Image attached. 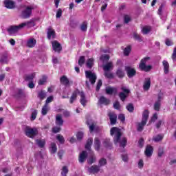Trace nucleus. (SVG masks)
<instances>
[{"mask_svg": "<svg viewBox=\"0 0 176 176\" xmlns=\"http://www.w3.org/2000/svg\"><path fill=\"white\" fill-rule=\"evenodd\" d=\"M110 134L111 135H115L113 138V141L116 145L120 144V146H122V148H124V146L127 145V139H126V138H122L120 139V137H122V132L120 131V129L116 127L111 128Z\"/></svg>", "mask_w": 176, "mask_h": 176, "instance_id": "nucleus-1", "label": "nucleus"}, {"mask_svg": "<svg viewBox=\"0 0 176 176\" xmlns=\"http://www.w3.org/2000/svg\"><path fill=\"white\" fill-rule=\"evenodd\" d=\"M35 26V23L34 21H26L23 22L18 25H12L10 26L8 31L10 35H16L19 31H21V30H24V28H31Z\"/></svg>", "mask_w": 176, "mask_h": 176, "instance_id": "nucleus-2", "label": "nucleus"}, {"mask_svg": "<svg viewBox=\"0 0 176 176\" xmlns=\"http://www.w3.org/2000/svg\"><path fill=\"white\" fill-rule=\"evenodd\" d=\"M148 118H149V111H148V110H145L142 114L141 123L138 124V131H142V130H144V126L146 124Z\"/></svg>", "mask_w": 176, "mask_h": 176, "instance_id": "nucleus-3", "label": "nucleus"}, {"mask_svg": "<svg viewBox=\"0 0 176 176\" xmlns=\"http://www.w3.org/2000/svg\"><path fill=\"white\" fill-rule=\"evenodd\" d=\"M149 60V57L144 58L141 60L140 64L139 65V68L141 71H145L146 72H148V71H151L152 69V66L151 65H146V61Z\"/></svg>", "mask_w": 176, "mask_h": 176, "instance_id": "nucleus-4", "label": "nucleus"}, {"mask_svg": "<svg viewBox=\"0 0 176 176\" xmlns=\"http://www.w3.org/2000/svg\"><path fill=\"white\" fill-rule=\"evenodd\" d=\"M35 9V7L34 6H30L26 7L25 10H23L21 13V17L23 19H28L31 16V14H32V10Z\"/></svg>", "mask_w": 176, "mask_h": 176, "instance_id": "nucleus-5", "label": "nucleus"}, {"mask_svg": "<svg viewBox=\"0 0 176 176\" xmlns=\"http://www.w3.org/2000/svg\"><path fill=\"white\" fill-rule=\"evenodd\" d=\"M85 76L87 79H89V82H91V85H94V83H96V80H97V76H96L95 73H93L91 71H85Z\"/></svg>", "mask_w": 176, "mask_h": 176, "instance_id": "nucleus-6", "label": "nucleus"}, {"mask_svg": "<svg viewBox=\"0 0 176 176\" xmlns=\"http://www.w3.org/2000/svg\"><path fill=\"white\" fill-rule=\"evenodd\" d=\"M25 134L30 138H34L38 134V129L36 128L27 127L25 129Z\"/></svg>", "mask_w": 176, "mask_h": 176, "instance_id": "nucleus-7", "label": "nucleus"}, {"mask_svg": "<svg viewBox=\"0 0 176 176\" xmlns=\"http://www.w3.org/2000/svg\"><path fill=\"white\" fill-rule=\"evenodd\" d=\"M121 89L123 92L120 93L119 97L121 100L124 101L127 98V96H129V94L130 93V89H127V87H122Z\"/></svg>", "mask_w": 176, "mask_h": 176, "instance_id": "nucleus-8", "label": "nucleus"}, {"mask_svg": "<svg viewBox=\"0 0 176 176\" xmlns=\"http://www.w3.org/2000/svg\"><path fill=\"white\" fill-rule=\"evenodd\" d=\"M3 3L7 9H14L16 6V3L12 0H4Z\"/></svg>", "mask_w": 176, "mask_h": 176, "instance_id": "nucleus-9", "label": "nucleus"}, {"mask_svg": "<svg viewBox=\"0 0 176 176\" xmlns=\"http://www.w3.org/2000/svg\"><path fill=\"white\" fill-rule=\"evenodd\" d=\"M26 45L28 47H34L35 45H36V39L34 38H28Z\"/></svg>", "mask_w": 176, "mask_h": 176, "instance_id": "nucleus-10", "label": "nucleus"}, {"mask_svg": "<svg viewBox=\"0 0 176 176\" xmlns=\"http://www.w3.org/2000/svg\"><path fill=\"white\" fill-rule=\"evenodd\" d=\"M52 44L53 50H54V52H60L61 45L58 42L54 41L52 42Z\"/></svg>", "mask_w": 176, "mask_h": 176, "instance_id": "nucleus-11", "label": "nucleus"}, {"mask_svg": "<svg viewBox=\"0 0 176 176\" xmlns=\"http://www.w3.org/2000/svg\"><path fill=\"white\" fill-rule=\"evenodd\" d=\"M87 123L88 124L90 133H93V131H94V130L96 129V122H94V121L90 120H88L87 122Z\"/></svg>", "mask_w": 176, "mask_h": 176, "instance_id": "nucleus-12", "label": "nucleus"}, {"mask_svg": "<svg viewBox=\"0 0 176 176\" xmlns=\"http://www.w3.org/2000/svg\"><path fill=\"white\" fill-rule=\"evenodd\" d=\"M56 124L57 126H63V124H64V120H63V117L60 114H57L56 116Z\"/></svg>", "mask_w": 176, "mask_h": 176, "instance_id": "nucleus-13", "label": "nucleus"}, {"mask_svg": "<svg viewBox=\"0 0 176 176\" xmlns=\"http://www.w3.org/2000/svg\"><path fill=\"white\" fill-rule=\"evenodd\" d=\"M79 96L80 97V104L83 107H86V104L87 102V100H86V97L85 96V94L83 92H79Z\"/></svg>", "mask_w": 176, "mask_h": 176, "instance_id": "nucleus-14", "label": "nucleus"}, {"mask_svg": "<svg viewBox=\"0 0 176 176\" xmlns=\"http://www.w3.org/2000/svg\"><path fill=\"white\" fill-rule=\"evenodd\" d=\"M125 69L126 71L129 78H133V76L135 75V70L134 69L126 67Z\"/></svg>", "mask_w": 176, "mask_h": 176, "instance_id": "nucleus-15", "label": "nucleus"}, {"mask_svg": "<svg viewBox=\"0 0 176 176\" xmlns=\"http://www.w3.org/2000/svg\"><path fill=\"white\" fill-rule=\"evenodd\" d=\"M106 93L107 94H116V93H118V89L115 87H107Z\"/></svg>", "mask_w": 176, "mask_h": 176, "instance_id": "nucleus-16", "label": "nucleus"}, {"mask_svg": "<svg viewBox=\"0 0 176 176\" xmlns=\"http://www.w3.org/2000/svg\"><path fill=\"white\" fill-rule=\"evenodd\" d=\"M152 153H153V148H152V146H147L145 151V155L147 157H151Z\"/></svg>", "mask_w": 176, "mask_h": 176, "instance_id": "nucleus-17", "label": "nucleus"}, {"mask_svg": "<svg viewBox=\"0 0 176 176\" xmlns=\"http://www.w3.org/2000/svg\"><path fill=\"white\" fill-rule=\"evenodd\" d=\"M109 117L110 119L111 124H115L116 123V119L118 118V116L115 113H109Z\"/></svg>", "mask_w": 176, "mask_h": 176, "instance_id": "nucleus-18", "label": "nucleus"}, {"mask_svg": "<svg viewBox=\"0 0 176 176\" xmlns=\"http://www.w3.org/2000/svg\"><path fill=\"white\" fill-rule=\"evenodd\" d=\"M151 87V78H145L144 85H143V89L144 90L148 91V89Z\"/></svg>", "mask_w": 176, "mask_h": 176, "instance_id": "nucleus-19", "label": "nucleus"}, {"mask_svg": "<svg viewBox=\"0 0 176 176\" xmlns=\"http://www.w3.org/2000/svg\"><path fill=\"white\" fill-rule=\"evenodd\" d=\"M98 102L100 105H108V104H109V100L107 99L104 96H101L99 98Z\"/></svg>", "mask_w": 176, "mask_h": 176, "instance_id": "nucleus-20", "label": "nucleus"}, {"mask_svg": "<svg viewBox=\"0 0 176 176\" xmlns=\"http://www.w3.org/2000/svg\"><path fill=\"white\" fill-rule=\"evenodd\" d=\"M86 157H87V153L86 151H82L79 155V162L83 163V162L86 160Z\"/></svg>", "mask_w": 176, "mask_h": 176, "instance_id": "nucleus-21", "label": "nucleus"}, {"mask_svg": "<svg viewBox=\"0 0 176 176\" xmlns=\"http://www.w3.org/2000/svg\"><path fill=\"white\" fill-rule=\"evenodd\" d=\"M47 38L48 39H52V38H56V32L52 28H49L47 31Z\"/></svg>", "mask_w": 176, "mask_h": 176, "instance_id": "nucleus-22", "label": "nucleus"}, {"mask_svg": "<svg viewBox=\"0 0 176 176\" xmlns=\"http://www.w3.org/2000/svg\"><path fill=\"white\" fill-rule=\"evenodd\" d=\"M79 90H76L74 91V93L72 94L71 98H70V104L74 103V101H75V100H76V97H78V94H79Z\"/></svg>", "mask_w": 176, "mask_h": 176, "instance_id": "nucleus-23", "label": "nucleus"}, {"mask_svg": "<svg viewBox=\"0 0 176 176\" xmlns=\"http://www.w3.org/2000/svg\"><path fill=\"white\" fill-rule=\"evenodd\" d=\"M113 69V64L111 62H109L104 65L103 69L104 71H111V69Z\"/></svg>", "mask_w": 176, "mask_h": 176, "instance_id": "nucleus-24", "label": "nucleus"}, {"mask_svg": "<svg viewBox=\"0 0 176 176\" xmlns=\"http://www.w3.org/2000/svg\"><path fill=\"white\" fill-rule=\"evenodd\" d=\"M60 83L61 85H64V86H68L69 85V80L65 76H63L60 78Z\"/></svg>", "mask_w": 176, "mask_h": 176, "instance_id": "nucleus-25", "label": "nucleus"}, {"mask_svg": "<svg viewBox=\"0 0 176 176\" xmlns=\"http://www.w3.org/2000/svg\"><path fill=\"white\" fill-rule=\"evenodd\" d=\"M100 146H101V142H100V139H98V138H96L94 141V148L96 151H100Z\"/></svg>", "mask_w": 176, "mask_h": 176, "instance_id": "nucleus-26", "label": "nucleus"}, {"mask_svg": "<svg viewBox=\"0 0 176 176\" xmlns=\"http://www.w3.org/2000/svg\"><path fill=\"white\" fill-rule=\"evenodd\" d=\"M8 61L9 55H8V54H3L0 59V63H2L3 64H6Z\"/></svg>", "mask_w": 176, "mask_h": 176, "instance_id": "nucleus-27", "label": "nucleus"}, {"mask_svg": "<svg viewBox=\"0 0 176 176\" xmlns=\"http://www.w3.org/2000/svg\"><path fill=\"white\" fill-rule=\"evenodd\" d=\"M162 64H163V67H164V74H168V69L170 68V65L168 64V62H167V60H164L162 62Z\"/></svg>", "mask_w": 176, "mask_h": 176, "instance_id": "nucleus-28", "label": "nucleus"}, {"mask_svg": "<svg viewBox=\"0 0 176 176\" xmlns=\"http://www.w3.org/2000/svg\"><path fill=\"white\" fill-rule=\"evenodd\" d=\"M34 78H35V73L25 76V80H26V82H32Z\"/></svg>", "mask_w": 176, "mask_h": 176, "instance_id": "nucleus-29", "label": "nucleus"}, {"mask_svg": "<svg viewBox=\"0 0 176 176\" xmlns=\"http://www.w3.org/2000/svg\"><path fill=\"white\" fill-rule=\"evenodd\" d=\"M88 171L89 173H93L94 174H95V173H98V171H100V168L98 166H92L88 169Z\"/></svg>", "mask_w": 176, "mask_h": 176, "instance_id": "nucleus-30", "label": "nucleus"}, {"mask_svg": "<svg viewBox=\"0 0 176 176\" xmlns=\"http://www.w3.org/2000/svg\"><path fill=\"white\" fill-rule=\"evenodd\" d=\"M86 65H87V68H91V67H93V65H94V59H93L92 58H89L87 60Z\"/></svg>", "mask_w": 176, "mask_h": 176, "instance_id": "nucleus-31", "label": "nucleus"}, {"mask_svg": "<svg viewBox=\"0 0 176 176\" xmlns=\"http://www.w3.org/2000/svg\"><path fill=\"white\" fill-rule=\"evenodd\" d=\"M50 151L51 153H56L57 152V146L56 145V143L51 144Z\"/></svg>", "mask_w": 176, "mask_h": 176, "instance_id": "nucleus-32", "label": "nucleus"}, {"mask_svg": "<svg viewBox=\"0 0 176 176\" xmlns=\"http://www.w3.org/2000/svg\"><path fill=\"white\" fill-rule=\"evenodd\" d=\"M93 144V139L89 138L87 141V144L85 145V148H87L88 151H90V148H91V145Z\"/></svg>", "mask_w": 176, "mask_h": 176, "instance_id": "nucleus-33", "label": "nucleus"}, {"mask_svg": "<svg viewBox=\"0 0 176 176\" xmlns=\"http://www.w3.org/2000/svg\"><path fill=\"white\" fill-rule=\"evenodd\" d=\"M151 31V26H144L142 29V34H144V35H146V34H148Z\"/></svg>", "mask_w": 176, "mask_h": 176, "instance_id": "nucleus-34", "label": "nucleus"}, {"mask_svg": "<svg viewBox=\"0 0 176 176\" xmlns=\"http://www.w3.org/2000/svg\"><path fill=\"white\" fill-rule=\"evenodd\" d=\"M36 142L40 148H43V146H45V144H46L44 140H36Z\"/></svg>", "mask_w": 176, "mask_h": 176, "instance_id": "nucleus-35", "label": "nucleus"}, {"mask_svg": "<svg viewBox=\"0 0 176 176\" xmlns=\"http://www.w3.org/2000/svg\"><path fill=\"white\" fill-rule=\"evenodd\" d=\"M154 109L155 111H159V109H160V96H159L158 100L154 104Z\"/></svg>", "mask_w": 176, "mask_h": 176, "instance_id": "nucleus-36", "label": "nucleus"}, {"mask_svg": "<svg viewBox=\"0 0 176 176\" xmlns=\"http://www.w3.org/2000/svg\"><path fill=\"white\" fill-rule=\"evenodd\" d=\"M48 111H49V105L45 104L41 110L42 115H46Z\"/></svg>", "mask_w": 176, "mask_h": 176, "instance_id": "nucleus-37", "label": "nucleus"}, {"mask_svg": "<svg viewBox=\"0 0 176 176\" xmlns=\"http://www.w3.org/2000/svg\"><path fill=\"white\" fill-rule=\"evenodd\" d=\"M153 141L155 142H159V141H162L163 140V135H157V136H155L153 138Z\"/></svg>", "mask_w": 176, "mask_h": 176, "instance_id": "nucleus-38", "label": "nucleus"}, {"mask_svg": "<svg viewBox=\"0 0 176 176\" xmlns=\"http://www.w3.org/2000/svg\"><path fill=\"white\" fill-rule=\"evenodd\" d=\"M130 52H131V47L127 46L124 50V56H129L130 54Z\"/></svg>", "mask_w": 176, "mask_h": 176, "instance_id": "nucleus-39", "label": "nucleus"}, {"mask_svg": "<svg viewBox=\"0 0 176 176\" xmlns=\"http://www.w3.org/2000/svg\"><path fill=\"white\" fill-rule=\"evenodd\" d=\"M47 80V77L46 76H43L42 78H41L38 81V85H45V82Z\"/></svg>", "mask_w": 176, "mask_h": 176, "instance_id": "nucleus-40", "label": "nucleus"}, {"mask_svg": "<svg viewBox=\"0 0 176 176\" xmlns=\"http://www.w3.org/2000/svg\"><path fill=\"white\" fill-rule=\"evenodd\" d=\"M56 140L60 142V144H64L65 140L64 137L61 135H56Z\"/></svg>", "mask_w": 176, "mask_h": 176, "instance_id": "nucleus-41", "label": "nucleus"}, {"mask_svg": "<svg viewBox=\"0 0 176 176\" xmlns=\"http://www.w3.org/2000/svg\"><path fill=\"white\" fill-rule=\"evenodd\" d=\"M116 75L118 78H123L124 76V72L121 69H118L116 72Z\"/></svg>", "mask_w": 176, "mask_h": 176, "instance_id": "nucleus-42", "label": "nucleus"}, {"mask_svg": "<svg viewBox=\"0 0 176 176\" xmlns=\"http://www.w3.org/2000/svg\"><path fill=\"white\" fill-rule=\"evenodd\" d=\"M38 98H40V100H43V98H45V97H46V92L41 91L38 93Z\"/></svg>", "mask_w": 176, "mask_h": 176, "instance_id": "nucleus-43", "label": "nucleus"}, {"mask_svg": "<svg viewBox=\"0 0 176 176\" xmlns=\"http://www.w3.org/2000/svg\"><path fill=\"white\" fill-rule=\"evenodd\" d=\"M81 31H87V22L85 21L80 26Z\"/></svg>", "mask_w": 176, "mask_h": 176, "instance_id": "nucleus-44", "label": "nucleus"}, {"mask_svg": "<svg viewBox=\"0 0 176 176\" xmlns=\"http://www.w3.org/2000/svg\"><path fill=\"white\" fill-rule=\"evenodd\" d=\"M36 115H38V111L36 110H34L32 113L31 120L34 121L36 119Z\"/></svg>", "mask_w": 176, "mask_h": 176, "instance_id": "nucleus-45", "label": "nucleus"}, {"mask_svg": "<svg viewBox=\"0 0 176 176\" xmlns=\"http://www.w3.org/2000/svg\"><path fill=\"white\" fill-rule=\"evenodd\" d=\"M61 174L62 176H67V174H68V168L67 166H63Z\"/></svg>", "mask_w": 176, "mask_h": 176, "instance_id": "nucleus-46", "label": "nucleus"}, {"mask_svg": "<svg viewBox=\"0 0 176 176\" xmlns=\"http://www.w3.org/2000/svg\"><path fill=\"white\" fill-rule=\"evenodd\" d=\"M100 59L101 61H108V60H109V56L107 54L102 55Z\"/></svg>", "mask_w": 176, "mask_h": 176, "instance_id": "nucleus-47", "label": "nucleus"}, {"mask_svg": "<svg viewBox=\"0 0 176 176\" xmlns=\"http://www.w3.org/2000/svg\"><path fill=\"white\" fill-rule=\"evenodd\" d=\"M86 59H85V56H80L78 60V64L80 67L85 64V61Z\"/></svg>", "mask_w": 176, "mask_h": 176, "instance_id": "nucleus-48", "label": "nucleus"}, {"mask_svg": "<svg viewBox=\"0 0 176 176\" xmlns=\"http://www.w3.org/2000/svg\"><path fill=\"white\" fill-rule=\"evenodd\" d=\"M104 146L105 148H109V146H111V143L109 142V139H106L104 141Z\"/></svg>", "mask_w": 176, "mask_h": 176, "instance_id": "nucleus-49", "label": "nucleus"}, {"mask_svg": "<svg viewBox=\"0 0 176 176\" xmlns=\"http://www.w3.org/2000/svg\"><path fill=\"white\" fill-rule=\"evenodd\" d=\"M104 76L106 78H109V79H111V78H113V75L108 71H104Z\"/></svg>", "mask_w": 176, "mask_h": 176, "instance_id": "nucleus-50", "label": "nucleus"}, {"mask_svg": "<svg viewBox=\"0 0 176 176\" xmlns=\"http://www.w3.org/2000/svg\"><path fill=\"white\" fill-rule=\"evenodd\" d=\"M84 133L82 131H79L77 133L76 137L77 140H82L83 138Z\"/></svg>", "mask_w": 176, "mask_h": 176, "instance_id": "nucleus-51", "label": "nucleus"}, {"mask_svg": "<svg viewBox=\"0 0 176 176\" xmlns=\"http://www.w3.org/2000/svg\"><path fill=\"white\" fill-rule=\"evenodd\" d=\"M130 20H131V18L130 17V16H129V15L124 16V21L126 24H127V23L130 22Z\"/></svg>", "mask_w": 176, "mask_h": 176, "instance_id": "nucleus-52", "label": "nucleus"}, {"mask_svg": "<svg viewBox=\"0 0 176 176\" xmlns=\"http://www.w3.org/2000/svg\"><path fill=\"white\" fill-rule=\"evenodd\" d=\"M126 109L129 112H133L134 111V107L133 104H130L126 106Z\"/></svg>", "mask_w": 176, "mask_h": 176, "instance_id": "nucleus-53", "label": "nucleus"}, {"mask_svg": "<svg viewBox=\"0 0 176 176\" xmlns=\"http://www.w3.org/2000/svg\"><path fill=\"white\" fill-rule=\"evenodd\" d=\"M101 86H102V81L101 80H99L98 81V84L96 86V91H98V90H100V89H101Z\"/></svg>", "mask_w": 176, "mask_h": 176, "instance_id": "nucleus-54", "label": "nucleus"}, {"mask_svg": "<svg viewBox=\"0 0 176 176\" xmlns=\"http://www.w3.org/2000/svg\"><path fill=\"white\" fill-rule=\"evenodd\" d=\"M113 108H115V109H120V103H119L118 101L115 102L113 104Z\"/></svg>", "mask_w": 176, "mask_h": 176, "instance_id": "nucleus-55", "label": "nucleus"}, {"mask_svg": "<svg viewBox=\"0 0 176 176\" xmlns=\"http://www.w3.org/2000/svg\"><path fill=\"white\" fill-rule=\"evenodd\" d=\"M95 162H96V157H91L88 160L89 164H93V163H94Z\"/></svg>", "mask_w": 176, "mask_h": 176, "instance_id": "nucleus-56", "label": "nucleus"}, {"mask_svg": "<svg viewBox=\"0 0 176 176\" xmlns=\"http://www.w3.org/2000/svg\"><path fill=\"white\" fill-rule=\"evenodd\" d=\"M53 101V96H50L47 98L46 102H45V105H48Z\"/></svg>", "mask_w": 176, "mask_h": 176, "instance_id": "nucleus-57", "label": "nucleus"}, {"mask_svg": "<svg viewBox=\"0 0 176 176\" xmlns=\"http://www.w3.org/2000/svg\"><path fill=\"white\" fill-rule=\"evenodd\" d=\"M100 166H105L107 164V160L102 158L99 161Z\"/></svg>", "mask_w": 176, "mask_h": 176, "instance_id": "nucleus-58", "label": "nucleus"}, {"mask_svg": "<svg viewBox=\"0 0 176 176\" xmlns=\"http://www.w3.org/2000/svg\"><path fill=\"white\" fill-rule=\"evenodd\" d=\"M61 130V128L59 126H55L52 129L53 133H59Z\"/></svg>", "mask_w": 176, "mask_h": 176, "instance_id": "nucleus-59", "label": "nucleus"}, {"mask_svg": "<svg viewBox=\"0 0 176 176\" xmlns=\"http://www.w3.org/2000/svg\"><path fill=\"white\" fill-rule=\"evenodd\" d=\"M62 14H63V11L61 10V9L58 10V11L56 12V18L60 19V17H61Z\"/></svg>", "mask_w": 176, "mask_h": 176, "instance_id": "nucleus-60", "label": "nucleus"}, {"mask_svg": "<svg viewBox=\"0 0 176 176\" xmlns=\"http://www.w3.org/2000/svg\"><path fill=\"white\" fill-rule=\"evenodd\" d=\"M118 119H119V120H120V122H124L126 118L124 117V115H123V114H120V115L118 116Z\"/></svg>", "mask_w": 176, "mask_h": 176, "instance_id": "nucleus-61", "label": "nucleus"}, {"mask_svg": "<svg viewBox=\"0 0 176 176\" xmlns=\"http://www.w3.org/2000/svg\"><path fill=\"white\" fill-rule=\"evenodd\" d=\"M172 59L173 60V61H175V60H176V47H175V49L173 50V53L172 55Z\"/></svg>", "mask_w": 176, "mask_h": 176, "instance_id": "nucleus-62", "label": "nucleus"}, {"mask_svg": "<svg viewBox=\"0 0 176 176\" xmlns=\"http://www.w3.org/2000/svg\"><path fill=\"white\" fill-rule=\"evenodd\" d=\"M133 38L137 41H141V38H140V35H138V34L137 33L133 34Z\"/></svg>", "mask_w": 176, "mask_h": 176, "instance_id": "nucleus-63", "label": "nucleus"}, {"mask_svg": "<svg viewBox=\"0 0 176 176\" xmlns=\"http://www.w3.org/2000/svg\"><path fill=\"white\" fill-rule=\"evenodd\" d=\"M139 144V146L140 148H142V146H144V139H140L138 142Z\"/></svg>", "mask_w": 176, "mask_h": 176, "instance_id": "nucleus-64", "label": "nucleus"}]
</instances>
